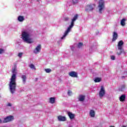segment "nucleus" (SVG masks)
Returning <instances> with one entry per match:
<instances>
[{"label":"nucleus","mask_w":127,"mask_h":127,"mask_svg":"<svg viewBox=\"0 0 127 127\" xmlns=\"http://www.w3.org/2000/svg\"><path fill=\"white\" fill-rule=\"evenodd\" d=\"M16 65L15 64L14 68H12V73L13 74L10 78V81L9 83L10 92L11 94H14L16 90Z\"/></svg>","instance_id":"obj_1"},{"label":"nucleus","mask_w":127,"mask_h":127,"mask_svg":"<svg viewBox=\"0 0 127 127\" xmlns=\"http://www.w3.org/2000/svg\"><path fill=\"white\" fill-rule=\"evenodd\" d=\"M78 19V14H75L71 20V24L67 28V30H66L64 33V35L62 37L61 39H64V37H66L68 35V33L71 31V28L74 26V22L76 21Z\"/></svg>","instance_id":"obj_2"},{"label":"nucleus","mask_w":127,"mask_h":127,"mask_svg":"<svg viewBox=\"0 0 127 127\" xmlns=\"http://www.w3.org/2000/svg\"><path fill=\"white\" fill-rule=\"evenodd\" d=\"M29 34L26 32H23L22 33V37L23 38V40L27 43H32L33 41H32V39L29 38Z\"/></svg>","instance_id":"obj_3"},{"label":"nucleus","mask_w":127,"mask_h":127,"mask_svg":"<svg viewBox=\"0 0 127 127\" xmlns=\"http://www.w3.org/2000/svg\"><path fill=\"white\" fill-rule=\"evenodd\" d=\"M124 45V42L122 40H121L119 42L118 44V51H117V55H122V53H124V49H123V46Z\"/></svg>","instance_id":"obj_4"},{"label":"nucleus","mask_w":127,"mask_h":127,"mask_svg":"<svg viewBox=\"0 0 127 127\" xmlns=\"http://www.w3.org/2000/svg\"><path fill=\"white\" fill-rule=\"evenodd\" d=\"M97 0H99L98 7H99V11L100 13H102V11H103V10L104 8H105V1H104V0H95L96 1Z\"/></svg>","instance_id":"obj_5"},{"label":"nucleus","mask_w":127,"mask_h":127,"mask_svg":"<svg viewBox=\"0 0 127 127\" xmlns=\"http://www.w3.org/2000/svg\"><path fill=\"white\" fill-rule=\"evenodd\" d=\"M14 120V117L13 116H9L4 118L3 121H2V124H5L6 123H9Z\"/></svg>","instance_id":"obj_6"},{"label":"nucleus","mask_w":127,"mask_h":127,"mask_svg":"<svg viewBox=\"0 0 127 127\" xmlns=\"http://www.w3.org/2000/svg\"><path fill=\"white\" fill-rule=\"evenodd\" d=\"M104 95H106V90H105L104 86H101L100 90L99 91L100 98H103Z\"/></svg>","instance_id":"obj_7"},{"label":"nucleus","mask_w":127,"mask_h":127,"mask_svg":"<svg viewBox=\"0 0 127 127\" xmlns=\"http://www.w3.org/2000/svg\"><path fill=\"white\" fill-rule=\"evenodd\" d=\"M41 50V45H38L36 49L34 50V53L35 54H37V53H39Z\"/></svg>","instance_id":"obj_8"},{"label":"nucleus","mask_w":127,"mask_h":127,"mask_svg":"<svg viewBox=\"0 0 127 127\" xmlns=\"http://www.w3.org/2000/svg\"><path fill=\"white\" fill-rule=\"evenodd\" d=\"M69 75L70 77H73V78H77L78 77V74L75 71H71L69 73Z\"/></svg>","instance_id":"obj_9"},{"label":"nucleus","mask_w":127,"mask_h":127,"mask_svg":"<svg viewBox=\"0 0 127 127\" xmlns=\"http://www.w3.org/2000/svg\"><path fill=\"white\" fill-rule=\"evenodd\" d=\"M94 9V8L93 7V6L92 5H87L86 6V8L85 9V11L89 12V11H92Z\"/></svg>","instance_id":"obj_10"},{"label":"nucleus","mask_w":127,"mask_h":127,"mask_svg":"<svg viewBox=\"0 0 127 127\" xmlns=\"http://www.w3.org/2000/svg\"><path fill=\"white\" fill-rule=\"evenodd\" d=\"M118 33L117 32H113V36L112 38V42H114L116 41L118 39Z\"/></svg>","instance_id":"obj_11"},{"label":"nucleus","mask_w":127,"mask_h":127,"mask_svg":"<svg viewBox=\"0 0 127 127\" xmlns=\"http://www.w3.org/2000/svg\"><path fill=\"white\" fill-rule=\"evenodd\" d=\"M58 121H59L60 122H65L66 117H65L64 116H59L58 117Z\"/></svg>","instance_id":"obj_12"},{"label":"nucleus","mask_w":127,"mask_h":127,"mask_svg":"<svg viewBox=\"0 0 127 127\" xmlns=\"http://www.w3.org/2000/svg\"><path fill=\"white\" fill-rule=\"evenodd\" d=\"M67 115L70 120H73L75 118V114H72L71 112H68Z\"/></svg>","instance_id":"obj_13"},{"label":"nucleus","mask_w":127,"mask_h":127,"mask_svg":"<svg viewBox=\"0 0 127 127\" xmlns=\"http://www.w3.org/2000/svg\"><path fill=\"white\" fill-rule=\"evenodd\" d=\"M85 96V95H80L79 96L78 100L80 101V102H83V101H84Z\"/></svg>","instance_id":"obj_14"},{"label":"nucleus","mask_w":127,"mask_h":127,"mask_svg":"<svg viewBox=\"0 0 127 127\" xmlns=\"http://www.w3.org/2000/svg\"><path fill=\"white\" fill-rule=\"evenodd\" d=\"M126 95H121L119 98L120 102H124L126 100Z\"/></svg>","instance_id":"obj_15"},{"label":"nucleus","mask_w":127,"mask_h":127,"mask_svg":"<svg viewBox=\"0 0 127 127\" xmlns=\"http://www.w3.org/2000/svg\"><path fill=\"white\" fill-rule=\"evenodd\" d=\"M127 21V19L123 18L121 21V25L122 26H125L126 25V22Z\"/></svg>","instance_id":"obj_16"},{"label":"nucleus","mask_w":127,"mask_h":127,"mask_svg":"<svg viewBox=\"0 0 127 127\" xmlns=\"http://www.w3.org/2000/svg\"><path fill=\"white\" fill-rule=\"evenodd\" d=\"M89 115L91 118L95 117V111L93 110H90Z\"/></svg>","instance_id":"obj_17"},{"label":"nucleus","mask_w":127,"mask_h":127,"mask_svg":"<svg viewBox=\"0 0 127 127\" xmlns=\"http://www.w3.org/2000/svg\"><path fill=\"white\" fill-rule=\"evenodd\" d=\"M18 21H20V22H21L24 20V17L22 16H19L18 17Z\"/></svg>","instance_id":"obj_18"},{"label":"nucleus","mask_w":127,"mask_h":127,"mask_svg":"<svg viewBox=\"0 0 127 127\" xmlns=\"http://www.w3.org/2000/svg\"><path fill=\"white\" fill-rule=\"evenodd\" d=\"M50 103L51 104H54L55 103V97H52L50 98Z\"/></svg>","instance_id":"obj_19"},{"label":"nucleus","mask_w":127,"mask_h":127,"mask_svg":"<svg viewBox=\"0 0 127 127\" xmlns=\"http://www.w3.org/2000/svg\"><path fill=\"white\" fill-rule=\"evenodd\" d=\"M94 82L95 83H99V82H101V78L96 77L94 80Z\"/></svg>","instance_id":"obj_20"},{"label":"nucleus","mask_w":127,"mask_h":127,"mask_svg":"<svg viewBox=\"0 0 127 127\" xmlns=\"http://www.w3.org/2000/svg\"><path fill=\"white\" fill-rule=\"evenodd\" d=\"M23 83H25V81H26V75H23L21 77Z\"/></svg>","instance_id":"obj_21"},{"label":"nucleus","mask_w":127,"mask_h":127,"mask_svg":"<svg viewBox=\"0 0 127 127\" xmlns=\"http://www.w3.org/2000/svg\"><path fill=\"white\" fill-rule=\"evenodd\" d=\"M79 2V0H72L71 3L72 4H76V3H78Z\"/></svg>","instance_id":"obj_22"},{"label":"nucleus","mask_w":127,"mask_h":127,"mask_svg":"<svg viewBox=\"0 0 127 127\" xmlns=\"http://www.w3.org/2000/svg\"><path fill=\"white\" fill-rule=\"evenodd\" d=\"M29 67L31 68V69H34V70H36V68H35V66H34V65L33 64H31L29 65Z\"/></svg>","instance_id":"obj_23"},{"label":"nucleus","mask_w":127,"mask_h":127,"mask_svg":"<svg viewBox=\"0 0 127 127\" xmlns=\"http://www.w3.org/2000/svg\"><path fill=\"white\" fill-rule=\"evenodd\" d=\"M83 46V43H79L77 45V48H81Z\"/></svg>","instance_id":"obj_24"},{"label":"nucleus","mask_w":127,"mask_h":127,"mask_svg":"<svg viewBox=\"0 0 127 127\" xmlns=\"http://www.w3.org/2000/svg\"><path fill=\"white\" fill-rule=\"evenodd\" d=\"M45 71L46 72V73H50L51 72V69L50 68H46L45 69Z\"/></svg>","instance_id":"obj_25"},{"label":"nucleus","mask_w":127,"mask_h":127,"mask_svg":"<svg viewBox=\"0 0 127 127\" xmlns=\"http://www.w3.org/2000/svg\"><path fill=\"white\" fill-rule=\"evenodd\" d=\"M23 54V53H19L18 55V57H19V58H21V57H22Z\"/></svg>","instance_id":"obj_26"},{"label":"nucleus","mask_w":127,"mask_h":127,"mask_svg":"<svg viewBox=\"0 0 127 127\" xmlns=\"http://www.w3.org/2000/svg\"><path fill=\"white\" fill-rule=\"evenodd\" d=\"M4 52V50L0 48V54H2Z\"/></svg>","instance_id":"obj_27"},{"label":"nucleus","mask_w":127,"mask_h":127,"mask_svg":"<svg viewBox=\"0 0 127 127\" xmlns=\"http://www.w3.org/2000/svg\"><path fill=\"white\" fill-rule=\"evenodd\" d=\"M111 59L112 60H115L116 59V57H115V56H111Z\"/></svg>","instance_id":"obj_28"},{"label":"nucleus","mask_w":127,"mask_h":127,"mask_svg":"<svg viewBox=\"0 0 127 127\" xmlns=\"http://www.w3.org/2000/svg\"><path fill=\"white\" fill-rule=\"evenodd\" d=\"M67 94H68V96H71V95L72 94V91L68 90Z\"/></svg>","instance_id":"obj_29"},{"label":"nucleus","mask_w":127,"mask_h":127,"mask_svg":"<svg viewBox=\"0 0 127 127\" xmlns=\"http://www.w3.org/2000/svg\"><path fill=\"white\" fill-rule=\"evenodd\" d=\"M64 21H68V20H69V18L65 17V18H64Z\"/></svg>","instance_id":"obj_30"},{"label":"nucleus","mask_w":127,"mask_h":127,"mask_svg":"<svg viewBox=\"0 0 127 127\" xmlns=\"http://www.w3.org/2000/svg\"><path fill=\"white\" fill-rule=\"evenodd\" d=\"M7 106H8V107H11V104H10V103H8V104H7Z\"/></svg>","instance_id":"obj_31"},{"label":"nucleus","mask_w":127,"mask_h":127,"mask_svg":"<svg viewBox=\"0 0 127 127\" xmlns=\"http://www.w3.org/2000/svg\"><path fill=\"white\" fill-rule=\"evenodd\" d=\"M1 123H2V121H1V119H0V124H1Z\"/></svg>","instance_id":"obj_32"},{"label":"nucleus","mask_w":127,"mask_h":127,"mask_svg":"<svg viewBox=\"0 0 127 127\" xmlns=\"http://www.w3.org/2000/svg\"><path fill=\"white\" fill-rule=\"evenodd\" d=\"M122 127H126V126H123Z\"/></svg>","instance_id":"obj_33"}]
</instances>
